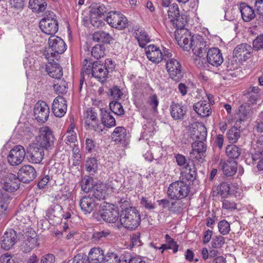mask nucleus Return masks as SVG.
<instances>
[{"label":"nucleus","mask_w":263,"mask_h":263,"mask_svg":"<svg viewBox=\"0 0 263 263\" xmlns=\"http://www.w3.org/2000/svg\"><path fill=\"white\" fill-rule=\"evenodd\" d=\"M140 221V215L136 208L129 209L121 215V224L126 229H135L139 226Z\"/></svg>","instance_id":"1"},{"label":"nucleus","mask_w":263,"mask_h":263,"mask_svg":"<svg viewBox=\"0 0 263 263\" xmlns=\"http://www.w3.org/2000/svg\"><path fill=\"white\" fill-rule=\"evenodd\" d=\"M189 191V185L186 182L176 181L170 185L167 195L171 199L180 200L187 196Z\"/></svg>","instance_id":"2"},{"label":"nucleus","mask_w":263,"mask_h":263,"mask_svg":"<svg viewBox=\"0 0 263 263\" xmlns=\"http://www.w3.org/2000/svg\"><path fill=\"white\" fill-rule=\"evenodd\" d=\"M97 214L104 221L109 223L115 222L119 217L118 208L112 204L106 202L101 204Z\"/></svg>","instance_id":"3"},{"label":"nucleus","mask_w":263,"mask_h":263,"mask_svg":"<svg viewBox=\"0 0 263 263\" xmlns=\"http://www.w3.org/2000/svg\"><path fill=\"white\" fill-rule=\"evenodd\" d=\"M18 240L23 241L21 249L26 253L30 252L38 245L37 236L35 231H22L21 235L18 236Z\"/></svg>","instance_id":"4"},{"label":"nucleus","mask_w":263,"mask_h":263,"mask_svg":"<svg viewBox=\"0 0 263 263\" xmlns=\"http://www.w3.org/2000/svg\"><path fill=\"white\" fill-rule=\"evenodd\" d=\"M35 139L37 142L36 144L42 148L50 149L53 146L54 137L51 129L47 126L40 128L39 135Z\"/></svg>","instance_id":"5"},{"label":"nucleus","mask_w":263,"mask_h":263,"mask_svg":"<svg viewBox=\"0 0 263 263\" xmlns=\"http://www.w3.org/2000/svg\"><path fill=\"white\" fill-rule=\"evenodd\" d=\"M145 53L148 59L155 64H158L161 61L172 58V54L168 50L163 53L158 47L150 45L145 48Z\"/></svg>","instance_id":"6"},{"label":"nucleus","mask_w":263,"mask_h":263,"mask_svg":"<svg viewBox=\"0 0 263 263\" xmlns=\"http://www.w3.org/2000/svg\"><path fill=\"white\" fill-rule=\"evenodd\" d=\"M83 121L87 128L93 129L99 133L103 132V126L99 123L97 113L92 108H87L84 111Z\"/></svg>","instance_id":"7"},{"label":"nucleus","mask_w":263,"mask_h":263,"mask_svg":"<svg viewBox=\"0 0 263 263\" xmlns=\"http://www.w3.org/2000/svg\"><path fill=\"white\" fill-rule=\"evenodd\" d=\"M49 15L43 18L40 22L39 26L41 31L47 35H54L59 29L58 22L54 17L53 12L49 13Z\"/></svg>","instance_id":"8"},{"label":"nucleus","mask_w":263,"mask_h":263,"mask_svg":"<svg viewBox=\"0 0 263 263\" xmlns=\"http://www.w3.org/2000/svg\"><path fill=\"white\" fill-rule=\"evenodd\" d=\"M167 71L170 78L179 82L183 77V72L180 63L174 58H168L165 60Z\"/></svg>","instance_id":"9"},{"label":"nucleus","mask_w":263,"mask_h":263,"mask_svg":"<svg viewBox=\"0 0 263 263\" xmlns=\"http://www.w3.org/2000/svg\"><path fill=\"white\" fill-rule=\"evenodd\" d=\"M107 22L112 27L123 29L128 23L127 18L121 13L117 11H110L106 18Z\"/></svg>","instance_id":"10"},{"label":"nucleus","mask_w":263,"mask_h":263,"mask_svg":"<svg viewBox=\"0 0 263 263\" xmlns=\"http://www.w3.org/2000/svg\"><path fill=\"white\" fill-rule=\"evenodd\" d=\"M25 155L24 147L21 145H15L9 153L7 156L8 162L12 166L18 165L23 161Z\"/></svg>","instance_id":"11"},{"label":"nucleus","mask_w":263,"mask_h":263,"mask_svg":"<svg viewBox=\"0 0 263 263\" xmlns=\"http://www.w3.org/2000/svg\"><path fill=\"white\" fill-rule=\"evenodd\" d=\"M167 15L170 21L175 24L178 28H182L187 23L186 18L180 14L179 9L177 4L171 5L167 10Z\"/></svg>","instance_id":"12"},{"label":"nucleus","mask_w":263,"mask_h":263,"mask_svg":"<svg viewBox=\"0 0 263 263\" xmlns=\"http://www.w3.org/2000/svg\"><path fill=\"white\" fill-rule=\"evenodd\" d=\"M204 141H195L192 143L193 149L190 152V157L199 163H202L206 156V146Z\"/></svg>","instance_id":"13"},{"label":"nucleus","mask_w":263,"mask_h":263,"mask_svg":"<svg viewBox=\"0 0 263 263\" xmlns=\"http://www.w3.org/2000/svg\"><path fill=\"white\" fill-rule=\"evenodd\" d=\"M49 50L53 57L56 54L63 53L66 49V45L63 40L61 37L51 35L48 39Z\"/></svg>","instance_id":"14"},{"label":"nucleus","mask_w":263,"mask_h":263,"mask_svg":"<svg viewBox=\"0 0 263 263\" xmlns=\"http://www.w3.org/2000/svg\"><path fill=\"white\" fill-rule=\"evenodd\" d=\"M22 231H5L1 237V245L5 250L11 249L18 240V236L21 235Z\"/></svg>","instance_id":"15"},{"label":"nucleus","mask_w":263,"mask_h":263,"mask_svg":"<svg viewBox=\"0 0 263 263\" xmlns=\"http://www.w3.org/2000/svg\"><path fill=\"white\" fill-rule=\"evenodd\" d=\"M49 108L46 103L43 101H38L34 108L35 118L39 122L44 123L49 117Z\"/></svg>","instance_id":"16"},{"label":"nucleus","mask_w":263,"mask_h":263,"mask_svg":"<svg viewBox=\"0 0 263 263\" xmlns=\"http://www.w3.org/2000/svg\"><path fill=\"white\" fill-rule=\"evenodd\" d=\"M109 186V185L103 183L94 184L89 194L95 198L97 201L104 199L108 195Z\"/></svg>","instance_id":"17"},{"label":"nucleus","mask_w":263,"mask_h":263,"mask_svg":"<svg viewBox=\"0 0 263 263\" xmlns=\"http://www.w3.org/2000/svg\"><path fill=\"white\" fill-rule=\"evenodd\" d=\"M17 176L20 180L24 183H29L36 177L34 168L29 165H25L19 170Z\"/></svg>","instance_id":"18"},{"label":"nucleus","mask_w":263,"mask_h":263,"mask_svg":"<svg viewBox=\"0 0 263 263\" xmlns=\"http://www.w3.org/2000/svg\"><path fill=\"white\" fill-rule=\"evenodd\" d=\"M44 155V148L34 144L30 147L27 158L30 162L39 164L43 160Z\"/></svg>","instance_id":"19"},{"label":"nucleus","mask_w":263,"mask_h":263,"mask_svg":"<svg viewBox=\"0 0 263 263\" xmlns=\"http://www.w3.org/2000/svg\"><path fill=\"white\" fill-rule=\"evenodd\" d=\"M3 189L7 192H13L19 187L20 179L13 174H7L4 179Z\"/></svg>","instance_id":"20"},{"label":"nucleus","mask_w":263,"mask_h":263,"mask_svg":"<svg viewBox=\"0 0 263 263\" xmlns=\"http://www.w3.org/2000/svg\"><path fill=\"white\" fill-rule=\"evenodd\" d=\"M206 59L208 63L215 67H218L223 62L221 51L217 48H212L207 52Z\"/></svg>","instance_id":"21"},{"label":"nucleus","mask_w":263,"mask_h":263,"mask_svg":"<svg viewBox=\"0 0 263 263\" xmlns=\"http://www.w3.org/2000/svg\"><path fill=\"white\" fill-rule=\"evenodd\" d=\"M52 110L57 117L61 118L64 116L67 110V104L63 97L59 96L54 99L52 105Z\"/></svg>","instance_id":"22"},{"label":"nucleus","mask_w":263,"mask_h":263,"mask_svg":"<svg viewBox=\"0 0 263 263\" xmlns=\"http://www.w3.org/2000/svg\"><path fill=\"white\" fill-rule=\"evenodd\" d=\"M79 204L82 211L85 214L90 213L98 204L95 198L89 194L88 196L83 197L79 202Z\"/></svg>","instance_id":"23"},{"label":"nucleus","mask_w":263,"mask_h":263,"mask_svg":"<svg viewBox=\"0 0 263 263\" xmlns=\"http://www.w3.org/2000/svg\"><path fill=\"white\" fill-rule=\"evenodd\" d=\"M171 117L175 120H181L186 112V107L182 103L172 102L170 107Z\"/></svg>","instance_id":"24"},{"label":"nucleus","mask_w":263,"mask_h":263,"mask_svg":"<svg viewBox=\"0 0 263 263\" xmlns=\"http://www.w3.org/2000/svg\"><path fill=\"white\" fill-rule=\"evenodd\" d=\"M252 47L248 44H241L237 46L233 50V57L240 61H246L250 55Z\"/></svg>","instance_id":"25"},{"label":"nucleus","mask_w":263,"mask_h":263,"mask_svg":"<svg viewBox=\"0 0 263 263\" xmlns=\"http://www.w3.org/2000/svg\"><path fill=\"white\" fill-rule=\"evenodd\" d=\"M245 95L251 104H256L261 100L262 92L258 86L251 85L246 90Z\"/></svg>","instance_id":"26"},{"label":"nucleus","mask_w":263,"mask_h":263,"mask_svg":"<svg viewBox=\"0 0 263 263\" xmlns=\"http://www.w3.org/2000/svg\"><path fill=\"white\" fill-rule=\"evenodd\" d=\"M180 31L183 33L180 37H177L178 43L184 50L189 51L194 44L193 40L195 39H193L186 30L181 28Z\"/></svg>","instance_id":"27"},{"label":"nucleus","mask_w":263,"mask_h":263,"mask_svg":"<svg viewBox=\"0 0 263 263\" xmlns=\"http://www.w3.org/2000/svg\"><path fill=\"white\" fill-rule=\"evenodd\" d=\"M109 72L105 68L103 65L100 64L98 61L93 62L92 76L101 82L106 81Z\"/></svg>","instance_id":"28"},{"label":"nucleus","mask_w":263,"mask_h":263,"mask_svg":"<svg viewBox=\"0 0 263 263\" xmlns=\"http://www.w3.org/2000/svg\"><path fill=\"white\" fill-rule=\"evenodd\" d=\"M239 10L242 18L245 22H250L254 18L255 16L256 18H258V15H256V13H255L252 7L245 3L240 4Z\"/></svg>","instance_id":"29"},{"label":"nucleus","mask_w":263,"mask_h":263,"mask_svg":"<svg viewBox=\"0 0 263 263\" xmlns=\"http://www.w3.org/2000/svg\"><path fill=\"white\" fill-rule=\"evenodd\" d=\"M194 110L200 116L206 117L209 116L212 112L211 105L206 101H202L195 103L193 106Z\"/></svg>","instance_id":"30"},{"label":"nucleus","mask_w":263,"mask_h":263,"mask_svg":"<svg viewBox=\"0 0 263 263\" xmlns=\"http://www.w3.org/2000/svg\"><path fill=\"white\" fill-rule=\"evenodd\" d=\"M46 68L48 74L52 78L59 79L63 76L62 67L53 61L49 62Z\"/></svg>","instance_id":"31"},{"label":"nucleus","mask_w":263,"mask_h":263,"mask_svg":"<svg viewBox=\"0 0 263 263\" xmlns=\"http://www.w3.org/2000/svg\"><path fill=\"white\" fill-rule=\"evenodd\" d=\"M193 43L191 48L194 54L198 57L202 56V53H205L208 49L203 39L201 37L195 38L193 40Z\"/></svg>","instance_id":"32"},{"label":"nucleus","mask_w":263,"mask_h":263,"mask_svg":"<svg viewBox=\"0 0 263 263\" xmlns=\"http://www.w3.org/2000/svg\"><path fill=\"white\" fill-rule=\"evenodd\" d=\"M104 251L100 248H92L88 253V257L90 263H101L105 258Z\"/></svg>","instance_id":"33"},{"label":"nucleus","mask_w":263,"mask_h":263,"mask_svg":"<svg viewBox=\"0 0 263 263\" xmlns=\"http://www.w3.org/2000/svg\"><path fill=\"white\" fill-rule=\"evenodd\" d=\"M135 36L141 48L144 47L151 41L148 35L142 28H138L135 30Z\"/></svg>","instance_id":"34"},{"label":"nucleus","mask_w":263,"mask_h":263,"mask_svg":"<svg viewBox=\"0 0 263 263\" xmlns=\"http://www.w3.org/2000/svg\"><path fill=\"white\" fill-rule=\"evenodd\" d=\"M62 208L59 204L51 205L46 211V216L50 220L54 218L60 219L62 216Z\"/></svg>","instance_id":"35"},{"label":"nucleus","mask_w":263,"mask_h":263,"mask_svg":"<svg viewBox=\"0 0 263 263\" xmlns=\"http://www.w3.org/2000/svg\"><path fill=\"white\" fill-rule=\"evenodd\" d=\"M191 137L195 141H205L206 138V131L204 126L193 127L191 130Z\"/></svg>","instance_id":"36"},{"label":"nucleus","mask_w":263,"mask_h":263,"mask_svg":"<svg viewBox=\"0 0 263 263\" xmlns=\"http://www.w3.org/2000/svg\"><path fill=\"white\" fill-rule=\"evenodd\" d=\"M221 167L225 175L232 176L237 171V164L235 161H227L221 163Z\"/></svg>","instance_id":"37"},{"label":"nucleus","mask_w":263,"mask_h":263,"mask_svg":"<svg viewBox=\"0 0 263 263\" xmlns=\"http://www.w3.org/2000/svg\"><path fill=\"white\" fill-rule=\"evenodd\" d=\"M10 201L8 193L0 190V218L6 215V211Z\"/></svg>","instance_id":"38"},{"label":"nucleus","mask_w":263,"mask_h":263,"mask_svg":"<svg viewBox=\"0 0 263 263\" xmlns=\"http://www.w3.org/2000/svg\"><path fill=\"white\" fill-rule=\"evenodd\" d=\"M29 7L34 12H42L46 9L47 3L45 0H29Z\"/></svg>","instance_id":"39"},{"label":"nucleus","mask_w":263,"mask_h":263,"mask_svg":"<svg viewBox=\"0 0 263 263\" xmlns=\"http://www.w3.org/2000/svg\"><path fill=\"white\" fill-rule=\"evenodd\" d=\"M93 41L103 43H110L112 38L108 33L103 31L95 32L92 35Z\"/></svg>","instance_id":"40"},{"label":"nucleus","mask_w":263,"mask_h":263,"mask_svg":"<svg viewBox=\"0 0 263 263\" xmlns=\"http://www.w3.org/2000/svg\"><path fill=\"white\" fill-rule=\"evenodd\" d=\"M126 135V129L123 127L119 126L115 129L111 137L116 142H121L125 140Z\"/></svg>","instance_id":"41"},{"label":"nucleus","mask_w":263,"mask_h":263,"mask_svg":"<svg viewBox=\"0 0 263 263\" xmlns=\"http://www.w3.org/2000/svg\"><path fill=\"white\" fill-rule=\"evenodd\" d=\"M102 123L104 126L107 128L114 127L116 125L115 118L111 115L110 112L105 111L102 115Z\"/></svg>","instance_id":"42"},{"label":"nucleus","mask_w":263,"mask_h":263,"mask_svg":"<svg viewBox=\"0 0 263 263\" xmlns=\"http://www.w3.org/2000/svg\"><path fill=\"white\" fill-rule=\"evenodd\" d=\"M252 111L248 103L242 104L239 108L238 115L241 121H244L249 118L251 115Z\"/></svg>","instance_id":"43"},{"label":"nucleus","mask_w":263,"mask_h":263,"mask_svg":"<svg viewBox=\"0 0 263 263\" xmlns=\"http://www.w3.org/2000/svg\"><path fill=\"white\" fill-rule=\"evenodd\" d=\"M227 156L231 159H237L240 155L241 150L237 146L234 145H228L226 149Z\"/></svg>","instance_id":"44"},{"label":"nucleus","mask_w":263,"mask_h":263,"mask_svg":"<svg viewBox=\"0 0 263 263\" xmlns=\"http://www.w3.org/2000/svg\"><path fill=\"white\" fill-rule=\"evenodd\" d=\"M91 55L94 58L99 59L105 55L104 46L102 44L95 46L91 50Z\"/></svg>","instance_id":"45"},{"label":"nucleus","mask_w":263,"mask_h":263,"mask_svg":"<svg viewBox=\"0 0 263 263\" xmlns=\"http://www.w3.org/2000/svg\"><path fill=\"white\" fill-rule=\"evenodd\" d=\"M227 137L230 143H235L240 137L239 130L237 127H232L227 133Z\"/></svg>","instance_id":"46"},{"label":"nucleus","mask_w":263,"mask_h":263,"mask_svg":"<svg viewBox=\"0 0 263 263\" xmlns=\"http://www.w3.org/2000/svg\"><path fill=\"white\" fill-rule=\"evenodd\" d=\"M110 109L112 112L117 115H122L124 114L123 106L117 101H111L109 103Z\"/></svg>","instance_id":"47"},{"label":"nucleus","mask_w":263,"mask_h":263,"mask_svg":"<svg viewBox=\"0 0 263 263\" xmlns=\"http://www.w3.org/2000/svg\"><path fill=\"white\" fill-rule=\"evenodd\" d=\"M85 168L89 173H94L98 168L97 160L95 158H90L86 160Z\"/></svg>","instance_id":"48"},{"label":"nucleus","mask_w":263,"mask_h":263,"mask_svg":"<svg viewBox=\"0 0 263 263\" xmlns=\"http://www.w3.org/2000/svg\"><path fill=\"white\" fill-rule=\"evenodd\" d=\"M53 89L59 94H64L67 91L68 84L66 81L60 80L53 85Z\"/></svg>","instance_id":"49"},{"label":"nucleus","mask_w":263,"mask_h":263,"mask_svg":"<svg viewBox=\"0 0 263 263\" xmlns=\"http://www.w3.org/2000/svg\"><path fill=\"white\" fill-rule=\"evenodd\" d=\"M93 68V63H92L90 60L88 61L87 59H85L83 61V66L81 71V74H91L92 75Z\"/></svg>","instance_id":"50"},{"label":"nucleus","mask_w":263,"mask_h":263,"mask_svg":"<svg viewBox=\"0 0 263 263\" xmlns=\"http://www.w3.org/2000/svg\"><path fill=\"white\" fill-rule=\"evenodd\" d=\"M255 7L256 15H258L257 19L263 22V0H255Z\"/></svg>","instance_id":"51"},{"label":"nucleus","mask_w":263,"mask_h":263,"mask_svg":"<svg viewBox=\"0 0 263 263\" xmlns=\"http://www.w3.org/2000/svg\"><path fill=\"white\" fill-rule=\"evenodd\" d=\"M109 94L111 98L116 101L121 99L123 95L119 87L117 86H113L109 89Z\"/></svg>","instance_id":"52"},{"label":"nucleus","mask_w":263,"mask_h":263,"mask_svg":"<svg viewBox=\"0 0 263 263\" xmlns=\"http://www.w3.org/2000/svg\"><path fill=\"white\" fill-rule=\"evenodd\" d=\"M93 178L89 176L85 177L82 180V187L85 191L90 192L93 186Z\"/></svg>","instance_id":"53"},{"label":"nucleus","mask_w":263,"mask_h":263,"mask_svg":"<svg viewBox=\"0 0 263 263\" xmlns=\"http://www.w3.org/2000/svg\"><path fill=\"white\" fill-rule=\"evenodd\" d=\"M101 18V17L90 13V21L91 24L97 28L102 27L105 23Z\"/></svg>","instance_id":"54"},{"label":"nucleus","mask_w":263,"mask_h":263,"mask_svg":"<svg viewBox=\"0 0 263 263\" xmlns=\"http://www.w3.org/2000/svg\"><path fill=\"white\" fill-rule=\"evenodd\" d=\"M176 161L177 163V164L182 167L183 168H185L186 170L187 167H189V164L187 162V160L185 156L181 154H176L175 155Z\"/></svg>","instance_id":"55"},{"label":"nucleus","mask_w":263,"mask_h":263,"mask_svg":"<svg viewBox=\"0 0 263 263\" xmlns=\"http://www.w3.org/2000/svg\"><path fill=\"white\" fill-rule=\"evenodd\" d=\"M72 263H90V261L86 254L80 253L73 257Z\"/></svg>","instance_id":"56"},{"label":"nucleus","mask_w":263,"mask_h":263,"mask_svg":"<svg viewBox=\"0 0 263 263\" xmlns=\"http://www.w3.org/2000/svg\"><path fill=\"white\" fill-rule=\"evenodd\" d=\"M168 210L173 213H179L182 210V202L175 201L171 202Z\"/></svg>","instance_id":"57"},{"label":"nucleus","mask_w":263,"mask_h":263,"mask_svg":"<svg viewBox=\"0 0 263 263\" xmlns=\"http://www.w3.org/2000/svg\"><path fill=\"white\" fill-rule=\"evenodd\" d=\"M130 241L132 247L142 246V243L140 240V233L139 232H137L136 233L130 235Z\"/></svg>","instance_id":"58"},{"label":"nucleus","mask_w":263,"mask_h":263,"mask_svg":"<svg viewBox=\"0 0 263 263\" xmlns=\"http://www.w3.org/2000/svg\"><path fill=\"white\" fill-rule=\"evenodd\" d=\"M230 192V186L227 182H222L219 187L218 193L223 197H226Z\"/></svg>","instance_id":"59"},{"label":"nucleus","mask_w":263,"mask_h":263,"mask_svg":"<svg viewBox=\"0 0 263 263\" xmlns=\"http://www.w3.org/2000/svg\"><path fill=\"white\" fill-rule=\"evenodd\" d=\"M263 158L262 152L260 151L252 153L251 155L247 158V160L251 162L252 161L253 162L258 160H261Z\"/></svg>","instance_id":"60"},{"label":"nucleus","mask_w":263,"mask_h":263,"mask_svg":"<svg viewBox=\"0 0 263 263\" xmlns=\"http://www.w3.org/2000/svg\"><path fill=\"white\" fill-rule=\"evenodd\" d=\"M120 206L122 209V213L126 210H129L130 208H135L130 205V201L127 198H122L119 201Z\"/></svg>","instance_id":"61"},{"label":"nucleus","mask_w":263,"mask_h":263,"mask_svg":"<svg viewBox=\"0 0 263 263\" xmlns=\"http://www.w3.org/2000/svg\"><path fill=\"white\" fill-rule=\"evenodd\" d=\"M109 235V232L106 231H97L93 233L92 238L94 241H99L103 238L106 237Z\"/></svg>","instance_id":"62"},{"label":"nucleus","mask_w":263,"mask_h":263,"mask_svg":"<svg viewBox=\"0 0 263 263\" xmlns=\"http://www.w3.org/2000/svg\"><path fill=\"white\" fill-rule=\"evenodd\" d=\"M253 47L257 50L263 48V34L258 36L253 43Z\"/></svg>","instance_id":"63"},{"label":"nucleus","mask_w":263,"mask_h":263,"mask_svg":"<svg viewBox=\"0 0 263 263\" xmlns=\"http://www.w3.org/2000/svg\"><path fill=\"white\" fill-rule=\"evenodd\" d=\"M1 263H18L15 261L12 256L7 253L2 255L0 257Z\"/></svg>","instance_id":"64"}]
</instances>
